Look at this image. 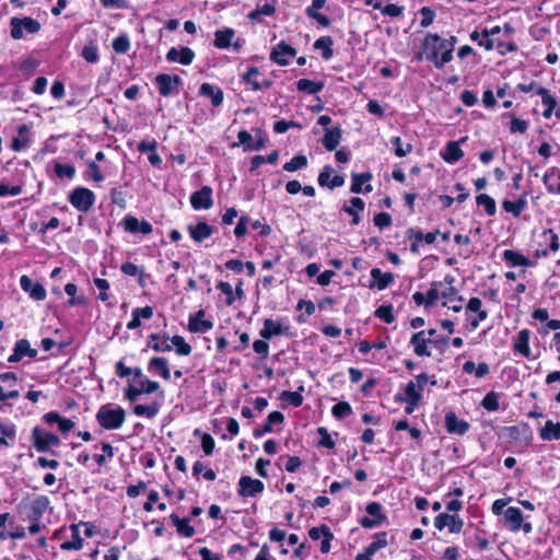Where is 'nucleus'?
<instances>
[{"mask_svg": "<svg viewBox=\"0 0 560 560\" xmlns=\"http://www.w3.org/2000/svg\"><path fill=\"white\" fill-rule=\"evenodd\" d=\"M436 334L435 329L421 330L412 335L410 345L413 347V352L418 357H430L431 352L428 350V343L440 345L446 341L445 338L433 339Z\"/></svg>", "mask_w": 560, "mask_h": 560, "instance_id": "nucleus-3", "label": "nucleus"}, {"mask_svg": "<svg viewBox=\"0 0 560 560\" xmlns=\"http://www.w3.org/2000/svg\"><path fill=\"white\" fill-rule=\"evenodd\" d=\"M264 489L265 485L259 479H254L249 476H242L238 480L237 493L240 497H256L262 493Z\"/></svg>", "mask_w": 560, "mask_h": 560, "instance_id": "nucleus-11", "label": "nucleus"}, {"mask_svg": "<svg viewBox=\"0 0 560 560\" xmlns=\"http://www.w3.org/2000/svg\"><path fill=\"white\" fill-rule=\"evenodd\" d=\"M375 316L386 324H392L395 320L393 313V305H382L375 311Z\"/></svg>", "mask_w": 560, "mask_h": 560, "instance_id": "nucleus-64", "label": "nucleus"}, {"mask_svg": "<svg viewBox=\"0 0 560 560\" xmlns=\"http://www.w3.org/2000/svg\"><path fill=\"white\" fill-rule=\"evenodd\" d=\"M434 526L439 530L447 527L450 533L458 534L463 529L464 522L457 514L440 513L434 518Z\"/></svg>", "mask_w": 560, "mask_h": 560, "instance_id": "nucleus-13", "label": "nucleus"}, {"mask_svg": "<svg viewBox=\"0 0 560 560\" xmlns=\"http://www.w3.org/2000/svg\"><path fill=\"white\" fill-rule=\"evenodd\" d=\"M281 399L287 401L289 405L293 407H300L303 404V396L300 392H290V390H283L281 393Z\"/></svg>", "mask_w": 560, "mask_h": 560, "instance_id": "nucleus-63", "label": "nucleus"}, {"mask_svg": "<svg viewBox=\"0 0 560 560\" xmlns=\"http://www.w3.org/2000/svg\"><path fill=\"white\" fill-rule=\"evenodd\" d=\"M15 425L12 423H4L0 421V445L8 446L7 439L13 440L15 438Z\"/></svg>", "mask_w": 560, "mask_h": 560, "instance_id": "nucleus-58", "label": "nucleus"}, {"mask_svg": "<svg viewBox=\"0 0 560 560\" xmlns=\"http://www.w3.org/2000/svg\"><path fill=\"white\" fill-rule=\"evenodd\" d=\"M395 400H422V390L417 387L413 381H410L404 387V394H396Z\"/></svg>", "mask_w": 560, "mask_h": 560, "instance_id": "nucleus-45", "label": "nucleus"}, {"mask_svg": "<svg viewBox=\"0 0 560 560\" xmlns=\"http://www.w3.org/2000/svg\"><path fill=\"white\" fill-rule=\"evenodd\" d=\"M442 284L443 282L441 281H434L431 283V287L425 295V307L433 306L440 299L441 294L439 289L442 287Z\"/></svg>", "mask_w": 560, "mask_h": 560, "instance_id": "nucleus-57", "label": "nucleus"}, {"mask_svg": "<svg viewBox=\"0 0 560 560\" xmlns=\"http://www.w3.org/2000/svg\"><path fill=\"white\" fill-rule=\"evenodd\" d=\"M342 138V130L340 126L325 128V135L322 143L327 151H334L340 143Z\"/></svg>", "mask_w": 560, "mask_h": 560, "instance_id": "nucleus-30", "label": "nucleus"}, {"mask_svg": "<svg viewBox=\"0 0 560 560\" xmlns=\"http://www.w3.org/2000/svg\"><path fill=\"white\" fill-rule=\"evenodd\" d=\"M95 419L105 430H118L125 423L126 411L120 406L105 404L98 408Z\"/></svg>", "mask_w": 560, "mask_h": 560, "instance_id": "nucleus-2", "label": "nucleus"}, {"mask_svg": "<svg viewBox=\"0 0 560 560\" xmlns=\"http://www.w3.org/2000/svg\"><path fill=\"white\" fill-rule=\"evenodd\" d=\"M387 541V533L378 532L374 536V540L364 548V551L371 556H374L380 549L386 547Z\"/></svg>", "mask_w": 560, "mask_h": 560, "instance_id": "nucleus-48", "label": "nucleus"}, {"mask_svg": "<svg viewBox=\"0 0 560 560\" xmlns=\"http://www.w3.org/2000/svg\"><path fill=\"white\" fill-rule=\"evenodd\" d=\"M529 338L530 331L528 329L520 330L514 339L513 349L524 358L535 359V357L532 355V350L529 348Z\"/></svg>", "mask_w": 560, "mask_h": 560, "instance_id": "nucleus-25", "label": "nucleus"}, {"mask_svg": "<svg viewBox=\"0 0 560 560\" xmlns=\"http://www.w3.org/2000/svg\"><path fill=\"white\" fill-rule=\"evenodd\" d=\"M112 46L116 54H126L130 49V39L126 33H122L114 38Z\"/></svg>", "mask_w": 560, "mask_h": 560, "instance_id": "nucleus-56", "label": "nucleus"}, {"mask_svg": "<svg viewBox=\"0 0 560 560\" xmlns=\"http://www.w3.org/2000/svg\"><path fill=\"white\" fill-rule=\"evenodd\" d=\"M296 89H298V91H300L302 93H305L308 95H314V94L319 93L324 89V82L312 81L308 79H300L296 82Z\"/></svg>", "mask_w": 560, "mask_h": 560, "instance_id": "nucleus-46", "label": "nucleus"}, {"mask_svg": "<svg viewBox=\"0 0 560 560\" xmlns=\"http://www.w3.org/2000/svg\"><path fill=\"white\" fill-rule=\"evenodd\" d=\"M120 224L129 233L150 234L153 231V226L150 222L147 220L140 221L133 215H126Z\"/></svg>", "mask_w": 560, "mask_h": 560, "instance_id": "nucleus-20", "label": "nucleus"}, {"mask_svg": "<svg viewBox=\"0 0 560 560\" xmlns=\"http://www.w3.org/2000/svg\"><path fill=\"white\" fill-rule=\"evenodd\" d=\"M372 179V174L366 173H352L350 191L352 194L371 192L373 187L369 184Z\"/></svg>", "mask_w": 560, "mask_h": 560, "instance_id": "nucleus-23", "label": "nucleus"}, {"mask_svg": "<svg viewBox=\"0 0 560 560\" xmlns=\"http://www.w3.org/2000/svg\"><path fill=\"white\" fill-rule=\"evenodd\" d=\"M527 192H523L517 200H504L502 202V208L513 214L514 218H518L521 213L527 208Z\"/></svg>", "mask_w": 560, "mask_h": 560, "instance_id": "nucleus-35", "label": "nucleus"}, {"mask_svg": "<svg viewBox=\"0 0 560 560\" xmlns=\"http://www.w3.org/2000/svg\"><path fill=\"white\" fill-rule=\"evenodd\" d=\"M505 527L513 533L523 530L525 534L533 532L530 522H526L522 511L518 508L510 506L503 512Z\"/></svg>", "mask_w": 560, "mask_h": 560, "instance_id": "nucleus-4", "label": "nucleus"}, {"mask_svg": "<svg viewBox=\"0 0 560 560\" xmlns=\"http://www.w3.org/2000/svg\"><path fill=\"white\" fill-rule=\"evenodd\" d=\"M445 429L450 434L464 435L470 428V424L459 419L454 411H447L444 418Z\"/></svg>", "mask_w": 560, "mask_h": 560, "instance_id": "nucleus-18", "label": "nucleus"}, {"mask_svg": "<svg viewBox=\"0 0 560 560\" xmlns=\"http://www.w3.org/2000/svg\"><path fill=\"white\" fill-rule=\"evenodd\" d=\"M171 342L172 347H175V351L178 355H189L192 351L191 346L179 335L173 336Z\"/></svg>", "mask_w": 560, "mask_h": 560, "instance_id": "nucleus-54", "label": "nucleus"}, {"mask_svg": "<svg viewBox=\"0 0 560 560\" xmlns=\"http://www.w3.org/2000/svg\"><path fill=\"white\" fill-rule=\"evenodd\" d=\"M71 206L80 212H89L95 203V194L86 187H75L68 197Z\"/></svg>", "mask_w": 560, "mask_h": 560, "instance_id": "nucleus-5", "label": "nucleus"}, {"mask_svg": "<svg viewBox=\"0 0 560 560\" xmlns=\"http://www.w3.org/2000/svg\"><path fill=\"white\" fill-rule=\"evenodd\" d=\"M199 94L211 100V104L215 107L223 103V91L213 84L202 83L199 90Z\"/></svg>", "mask_w": 560, "mask_h": 560, "instance_id": "nucleus-34", "label": "nucleus"}, {"mask_svg": "<svg viewBox=\"0 0 560 560\" xmlns=\"http://www.w3.org/2000/svg\"><path fill=\"white\" fill-rule=\"evenodd\" d=\"M155 83L159 90V93L167 97L170 95L178 93V88L183 84V80L177 74H166L161 73L155 78Z\"/></svg>", "mask_w": 560, "mask_h": 560, "instance_id": "nucleus-9", "label": "nucleus"}, {"mask_svg": "<svg viewBox=\"0 0 560 560\" xmlns=\"http://www.w3.org/2000/svg\"><path fill=\"white\" fill-rule=\"evenodd\" d=\"M205 314L203 310H199L197 313L189 315L188 329L190 332L203 334L212 329L213 323L211 320L203 319Z\"/></svg>", "mask_w": 560, "mask_h": 560, "instance_id": "nucleus-22", "label": "nucleus"}, {"mask_svg": "<svg viewBox=\"0 0 560 560\" xmlns=\"http://www.w3.org/2000/svg\"><path fill=\"white\" fill-rule=\"evenodd\" d=\"M84 178L92 179L95 183H102L105 179V176L95 161H89L88 172L84 174Z\"/></svg>", "mask_w": 560, "mask_h": 560, "instance_id": "nucleus-53", "label": "nucleus"}, {"mask_svg": "<svg viewBox=\"0 0 560 560\" xmlns=\"http://www.w3.org/2000/svg\"><path fill=\"white\" fill-rule=\"evenodd\" d=\"M235 36V31L230 27L218 30L214 33L213 45L218 49H228L232 45V40Z\"/></svg>", "mask_w": 560, "mask_h": 560, "instance_id": "nucleus-39", "label": "nucleus"}, {"mask_svg": "<svg viewBox=\"0 0 560 560\" xmlns=\"http://www.w3.org/2000/svg\"><path fill=\"white\" fill-rule=\"evenodd\" d=\"M390 144L394 149L395 155L398 158L406 156L411 153L413 149L411 143H404L400 137H393L390 139Z\"/></svg>", "mask_w": 560, "mask_h": 560, "instance_id": "nucleus-51", "label": "nucleus"}, {"mask_svg": "<svg viewBox=\"0 0 560 560\" xmlns=\"http://www.w3.org/2000/svg\"><path fill=\"white\" fill-rule=\"evenodd\" d=\"M542 182L549 194L560 195V170L557 167L548 168L542 177Z\"/></svg>", "mask_w": 560, "mask_h": 560, "instance_id": "nucleus-33", "label": "nucleus"}, {"mask_svg": "<svg viewBox=\"0 0 560 560\" xmlns=\"http://www.w3.org/2000/svg\"><path fill=\"white\" fill-rule=\"evenodd\" d=\"M314 48L320 50L322 58L329 60L334 56V39L330 36H322L314 42Z\"/></svg>", "mask_w": 560, "mask_h": 560, "instance_id": "nucleus-42", "label": "nucleus"}, {"mask_svg": "<svg viewBox=\"0 0 560 560\" xmlns=\"http://www.w3.org/2000/svg\"><path fill=\"white\" fill-rule=\"evenodd\" d=\"M499 398L500 396L498 393L490 392L483 397L481 406L488 411H497L500 408Z\"/></svg>", "mask_w": 560, "mask_h": 560, "instance_id": "nucleus-59", "label": "nucleus"}, {"mask_svg": "<svg viewBox=\"0 0 560 560\" xmlns=\"http://www.w3.org/2000/svg\"><path fill=\"white\" fill-rule=\"evenodd\" d=\"M331 413L337 419L347 418L352 415V408L347 401H339L331 408Z\"/></svg>", "mask_w": 560, "mask_h": 560, "instance_id": "nucleus-61", "label": "nucleus"}, {"mask_svg": "<svg viewBox=\"0 0 560 560\" xmlns=\"http://www.w3.org/2000/svg\"><path fill=\"white\" fill-rule=\"evenodd\" d=\"M476 203L479 207H483L485 211L488 215L492 217L497 212V205L494 199L487 195V194H480L476 197Z\"/></svg>", "mask_w": 560, "mask_h": 560, "instance_id": "nucleus-50", "label": "nucleus"}, {"mask_svg": "<svg viewBox=\"0 0 560 560\" xmlns=\"http://www.w3.org/2000/svg\"><path fill=\"white\" fill-rule=\"evenodd\" d=\"M43 420L47 424H58V429L62 434L70 432L75 423L71 419L62 418L57 411H49L43 416Z\"/></svg>", "mask_w": 560, "mask_h": 560, "instance_id": "nucleus-27", "label": "nucleus"}, {"mask_svg": "<svg viewBox=\"0 0 560 560\" xmlns=\"http://www.w3.org/2000/svg\"><path fill=\"white\" fill-rule=\"evenodd\" d=\"M261 338L268 340L275 336H290V326L285 325L282 320H273L271 318H266L264 320V326L259 331Z\"/></svg>", "mask_w": 560, "mask_h": 560, "instance_id": "nucleus-12", "label": "nucleus"}, {"mask_svg": "<svg viewBox=\"0 0 560 560\" xmlns=\"http://www.w3.org/2000/svg\"><path fill=\"white\" fill-rule=\"evenodd\" d=\"M539 436L544 441L560 440V422L552 420L546 421L545 425L539 431Z\"/></svg>", "mask_w": 560, "mask_h": 560, "instance_id": "nucleus-41", "label": "nucleus"}, {"mask_svg": "<svg viewBox=\"0 0 560 560\" xmlns=\"http://www.w3.org/2000/svg\"><path fill=\"white\" fill-rule=\"evenodd\" d=\"M81 56L83 59L90 63H95L98 61V48L95 44L91 43L85 45L82 49Z\"/></svg>", "mask_w": 560, "mask_h": 560, "instance_id": "nucleus-62", "label": "nucleus"}, {"mask_svg": "<svg viewBox=\"0 0 560 560\" xmlns=\"http://www.w3.org/2000/svg\"><path fill=\"white\" fill-rule=\"evenodd\" d=\"M187 230L190 237L197 243L203 242L214 233V229L206 221H200L196 225H189Z\"/></svg>", "mask_w": 560, "mask_h": 560, "instance_id": "nucleus-28", "label": "nucleus"}, {"mask_svg": "<svg viewBox=\"0 0 560 560\" xmlns=\"http://www.w3.org/2000/svg\"><path fill=\"white\" fill-rule=\"evenodd\" d=\"M170 520L176 527V532L179 536L190 538L196 534L194 526L190 525V517L180 518L177 514L172 513Z\"/></svg>", "mask_w": 560, "mask_h": 560, "instance_id": "nucleus-32", "label": "nucleus"}, {"mask_svg": "<svg viewBox=\"0 0 560 560\" xmlns=\"http://www.w3.org/2000/svg\"><path fill=\"white\" fill-rule=\"evenodd\" d=\"M213 190L210 186H202L190 195V205L195 210H208L213 206Z\"/></svg>", "mask_w": 560, "mask_h": 560, "instance_id": "nucleus-15", "label": "nucleus"}, {"mask_svg": "<svg viewBox=\"0 0 560 560\" xmlns=\"http://www.w3.org/2000/svg\"><path fill=\"white\" fill-rule=\"evenodd\" d=\"M503 259L514 267H516V266L530 267L532 266V261L528 257L524 256L523 254H521L516 250H512V249H506L503 252Z\"/></svg>", "mask_w": 560, "mask_h": 560, "instance_id": "nucleus-44", "label": "nucleus"}, {"mask_svg": "<svg viewBox=\"0 0 560 560\" xmlns=\"http://www.w3.org/2000/svg\"><path fill=\"white\" fill-rule=\"evenodd\" d=\"M371 278L373 282L370 284V288H377L380 291L387 289L395 280L392 272H382L380 268L371 270Z\"/></svg>", "mask_w": 560, "mask_h": 560, "instance_id": "nucleus-29", "label": "nucleus"}, {"mask_svg": "<svg viewBox=\"0 0 560 560\" xmlns=\"http://www.w3.org/2000/svg\"><path fill=\"white\" fill-rule=\"evenodd\" d=\"M31 441L33 447L40 453L48 452L54 446H59L60 439L57 434L34 427L32 430Z\"/></svg>", "mask_w": 560, "mask_h": 560, "instance_id": "nucleus-6", "label": "nucleus"}, {"mask_svg": "<svg viewBox=\"0 0 560 560\" xmlns=\"http://www.w3.org/2000/svg\"><path fill=\"white\" fill-rule=\"evenodd\" d=\"M365 511L368 516H363L360 520V525L364 528H374L381 525L386 516L382 513V505L378 502H370Z\"/></svg>", "mask_w": 560, "mask_h": 560, "instance_id": "nucleus-10", "label": "nucleus"}, {"mask_svg": "<svg viewBox=\"0 0 560 560\" xmlns=\"http://www.w3.org/2000/svg\"><path fill=\"white\" fill-rule=\"evenodd\" d=\"M295 56L296 49L288 45L284 40H281L272 48L270 52V60L279 66H287Z\"/></svg>", "mask_w": 560, "mask_h": 560, "instance_id": "nucleus-14", "label": "nucleus"}, {"mask_svg": "<svg viewBox=\"0 0 560 560\" xmlns=\"http://www.w3.org/2000/svg\"><path fill=\"white\" fill-rule=\"evenodd\" d=\"M20 287L34 301H44L47 296V292L44 285L39 282H34L26 275H23L20 278Z\"/></svg>", "mask_w": 560, "mask_h": 560, "instance_id": "nucleus-16", "label": "nucleus"}, {"mask_svg": "<svg viewBox=\"0 0 560 560\" xmlns=\"http://www.w3.org/2000/svg\"><path fill=\"white\" fill-rule=\"evenodd\" d=\"M37 355V350L31 347L27 339H19L13 347L12 354L8 358V362L18 363L24 358L34 359Z\"/></svg>", "mask_w": 560, "mask_h": 560, "instance_id": "nucleus-17", "label": "nucleus"}, {"mask_svg": "<svg viewBox=\"0 0 560 560\" xmlns=\"http://www.w3.org/2000/svg\"><path fill=\"white\" fill-rule=\"evenodd\" d=\"M148 371L150 373L160 375L165 381H170V378H171L168 362L165 358H162V357L151 358L148 363Z\"/></svg>", "mask_w": 560, "mask_h": 560, "instance_id": "nucleus-31", "label": "nucleus"}, {"mask_svg": "<svg viewBox=\"0 0 560 560\" xmlns=\"http://www.w3.org/2000/svg\"><path fill=\"white\" fill-rule=\"evenodd\" d=\"M133 413L138 417L152 419L159 413V405L156 402L151 405H136L133 408Z\"/></svg>", "mask_w": 560, "mask_h": 560, "instance_id": "nucleus-52", "label": "nucleus"}, {"mask_svg": "<svg viewBox=\"0 0 560 560\" xmlns=\"http://www.w3.org/2000/svg\"><path fill=\"white\" fill-rule=\"evenodd\" d=\"M55 174L58 178L72 179L75 176V167L72 164L55 163Z\"/></svg>", "mask_w": 560, "mask_h": 560, "instance_id": "nucleus-55", "label": "nucleus"}, {"mask_svg": "<svg viewBox=\"0 0 560 560\" xmlns=\"http://www.w3.org/2000/svg\"><path fill=\"white\" fill-rule=\"evenodd\" d=\"M307 165V159L303 154L295 155L289 162L283 165V170L287 172H295L302 170Z\"/></svg>", "mask_w": 560, "mask_h": 560, "instance_id": "nucleus-60", "label": "nucleus"}, {"mask_svg": "<svg viewBox=\"0 0 560 560\" xmlns=\"http://www.w3.org/2000/svg\"><path fill=\"white\" fill-rule=\"evenodd\" d=\"M464 155L463 150L459 147V143L457 141H448L444 148V150L441 152L442 159L448 163L454 164L458 162Z\"/></svg>", "mask_w": 560, "mask_h": 560, "instance_id": "nucleus-36", "label": "nucleus"}, {"mask_svg": "<svg viewBox=\"0 0 560 560\" xmlns=\"http://www.w3.org/2000/svg\"><path fill=\"white\" fill-rule=\"evenodd\" d=\"M195 58V52L189 47H172L166 54L168 62H177L183 66H189Z\"/></svg>", "mask_w": 560, "mask_h": 560, "instance_id": "nucleus-19", "label": "nucleus"}, {"mask_svg": "<svg viewBox=\"0 0 560 560\" xmlns=\"http://www.w3.org/2000/svg\"><path fill=\"white\" fill-rule=\"evenodd\" d=\"M72 539L63 541L60 545L61 550H81L83 548V538L80 536V524L70 526Z\"/></svg>", "mask_w": 560, "mask_h": 560, "instance_id": "nucleus-40", "label": "nucleus"}, {"mask_svg": "<svg viewBox=\"0 0 560 560\" xmlns=\"http://www.w3.org/2000/svg\"><path fill=\"white\" fill-rule=\"evenodd\" d=\"M451 44L438 34L425 35L422 47L427 60L431 61L436 69H443L453 59Z\"/></svg>", "mask_w": 560, "mask_h": 560, "instance_id": "nucleus-1", "label": "nucleus"}, {"mask_svg": "<svg viewBox=\"0 0 560 560\" xmlns=\"http://www.w3.org/2000/svg\"><path fill=\"white\" fill-rule=\"evenodd\" d=\"M28 131L30 130L26 125L19 126V128H18L19 136L13 138V140H12V145H11L12 150L21 151L28 145V142H30V140L27 138Z\"/></svg>", "mask_w": 560, "mask_h": 560, "instance_id": "nucleus-49", "label": "nucleus"}, {"mask_svg": "<svg viewBox=\"0 0 560 560\" xmlns=\"http://www.w3.org/2000/svg\"><path fill=\"white\" fill-rule=\"evenodd\" d=\"M334 170L330 165H325L320 171L317 182L320 187L335 189L343 186L345 178L340 175L332 176Z\"/></svg>", "mask_w": 560, "mask_h": 560, "instance_id": "nucleus-21", "label": "nucleus"}, {"mask_svg": "<svg viewBox=\"0 0 560 560\" xmlns=\"http://www.w3.org/2000/svg\"><path fill=\"white\" fill-rule=\"evenodd\" d=\"M168 340L170 337L167 335L152 334L150 335L148 346L156 352H168L172 350V345L168 343Z\"/></svg>", "mask_w": 560, "mask_h": 560, "instance_id": "nucleus-47", "label": "nucleus"}, {"mask_svg": "<svg viewBox=\"0 0 560 560\" xmlns=\"http://www.w3.org/2000/svg\"><path fill=\"white\" fill-rule=\"evenodd\" d=\"M325 4L326 0H312L311 5L305 9V14L310 19L315 20L319 25L328 27L330 25V20L328 16L319 12V10L325 7Z\"/></svg>", "mask_w": 560, "mask_h": 560, "instance_id": "nucleus-26", "label": "nucleus"}, {"mask_svg": "<svg viewBox=\"0 0 560 560\" xmlns=\"http://www.w3.org/2000/svg\"><path fill=\"white\" fill-rule=\"evenodd\" d=\"M50 506V500L46 495H37L30 503L28 520L40 521Z\"/></svg>", "mask_w": 560, "mask_h": 560, "instance_id": "nucleus-24", "label": "nucleus"}, {"mask_svg": "<svg viewBox=\"0 0 560 560\" xmlns=\"http://www.w3.org/2000/svg\"><path fill=\"white\" fill-rule=\"evenodd\" d=\"M365 203L360 197H352L349 200V205L342 207V211L347 212L352 217V224L358 225L360 223V213L364 210Z\"/></svg>", "mask_w": 560, "mask_h": 560, "instance_id": "nucleus-37", "label": "nucleus"}, {"mask_svg": "<svg viewBox=\"0 0 560 560\" xmlns=\"http://www.w3.org/2000/svg\"><path fill=\"white\" fill-rule=\"evenodd\" d=\"M276 2L277 0H271L262 5H257L248 13V19L259 21L262 16H271L276 12Z\"/></svg>", "mask_w": 560, "mask_h": 560, "instance_id": "nucleus-43", "label": "nucleus"}, {"mask_svg": "<svg viewBox=\"0 0 560 560\" xmlns=\"http://www.w3.org/2000/svg\"><path fill=\"white\" fill-rule=\"evenodd\" d=\"M11 26V36L14 39H21L24 36V33L27 34H36L40 30V23L33 18H12L10 20Z\"/></svg>", "mask_w": 560, "mask_h": 560, "instance_id": "nucleus-7", "label": "nucleus"}, {"mask_svg": "<svg viewBox=\"0 0 560 560\" xmlns=\"http://www.w3.org/2000/svg\"><path fill=\"white\" fill-rule=\"evenodd\" d=\"M241 82L255 92L268 90L272 86V81L266 79L255 66L247 68L246 72L241 75Z\"/></svg>", "mask_w": 560, "mask_h": 560, "instance_id": "nucleus-8", "label": "nucleus"}, {"mask_svg": "<svg viewBox=\"0 0 560 560\" xmlns=\"http://www.w3.org/2000/svg\"><path fill=\"white\" fill-rule=\"evenodd\" d=\"M536 94L541 97V104L545 107L542 116L547 119L550 118L557 107L556 98L549 93L547 89L542 86H538L536 89Z\"/></svg>", "mask_w": 560, "mask_h": 560, "instance_id": "nucleus-38", "label": "nucleus"}]
</instances>
